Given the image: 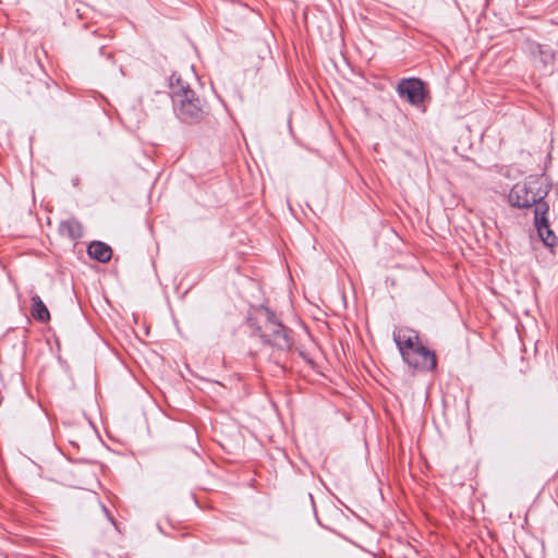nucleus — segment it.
Segmentation results:
<instances>
[{"label":"nucleus","mask_w":558,"mask_h":558,"mask_svg":"<svg viewBox=\"0 0 558 558\" xmlns=\"http://www.w3.org/2000/svg\"><path fill=\"white\" fill-rule=\"evenodd\" d=\"M398 92L413 105L422 102L425 98L424 84L418 78L402 80L398 85Z\"/></svg>","instance_id":"nucleus-6"},{"label":"nucleus","mask_w":558,"mask_h":558,"mask_svg":"<svg viewBox=\"0 0 558 558\" xmlns=\"http://www.w3.org/2000/svg\"><path fill=\"white\" fill-rule=\"evenodd\" d=\"M548 206L546 204H537L535 207V226L537 233L544 244L548 247H553L557 244L558 239L556 234L549 229L546 213Z\"/></svg>","instance_id":"nucleus-5"},{"label":"nucleus","mask_w":558,"mask_h":558,"mask_svg":"<svg viewBox=\"0 0 558 558\" xmlns=\"http://www.w3.org/2000/svg\"><path fill=\"white\" fill-rule=\"evenodd\" d=\"M89 256L101 263L110 260L112 251L109 245L102 242H94L88 246L87 250Z\"/></svg>","instance_id":"nucleus-7"},{"label":"nucleus","mask_w":558,"mask_h":558,"mask_svg":"<svg viewBox=\"0 0 558 558\" xmlns=\"http://www.w3.org/2000/svg\"><path fill=\"white\" fill-rule=\"evenodd\" d=\"M173 104L179 117L184 121H196L204 116V106L193 90L183 89L173 96Z\"/></svg>","instance_id":"nucleus-2"},{"label":"nucleus","mask_w":558,"mask_h":558,"mask_svg":"<svg viewBox=\"0 0 558 558\" xmlns=\"http://www.w3.org/2000/svg\"><path fill=\"white\" fill-rule=\"evenodd\" d=\"M393 339L409 365L424 369H433L436 366L435 354L421 343L415 330L399 328L393 333Z\"/></svg>","instance_id":"nucleus-1"},{"label":"nucleus","mask_w":558,"mask_h":558,"mask_svg":"<svg viewBox=\"0 0 558 558\" xmlns=\"http://www.w3.org/2000/svg\"><path fill=\"white\" fill-rule=\"evenodd\" d=\"M537 184L538 182L533 179L514 184L508 196L509 203L518 208L541 204L539 201L543 198V195L535 192Z\"/></svg>","instance_id":"nucleus-3"},{"label":"nucleus","mask_w":558,"mask_h":558,"mask_svg":"<svg viewBox=\"0 0 558 558\" xmlns=\"http://www.w3.org/2000/svg\"><path fill=\"white\" fill-rule=\"evenodd\" d=\"M60 231L62 234L68 235L71 239H78L82 236V226L74 219L61 222Z\"/></svg>","instance_id":"nucleus-9"},{"label":"nucleus","mask_w":558,"mask_h":558,"mask_svg":"<svg viewBox=\"0 0 558 558\" xmlns=\"http://www.w3.org/2000/svg\"><path fill=\"white\" fill-rule=\"evenodd\" d=\"M32 301V307L31 313L32 316L40 322V323H47L50 319V313L45 305V303L41 301L39 295L35 294L31 298Z\"/></svg>","instance_id":"nucleus-8"},{"label":"nucleus","mask_w":558,"mask_h":558,"mask_svg":"<svg viewBox=\"0 0 558 558\" xmlns=\"http://www.w3.org/2000/svg\"><path fill=\"white\" fill-rule=\"evenodd\" d=\"M266 316L265 325L259 328L260 337L281 350L289 348L291 342L284 327L276 320L272 314L266 313Z\"/></svg>","instance_id":"nucleus-4"}]
</instances>
